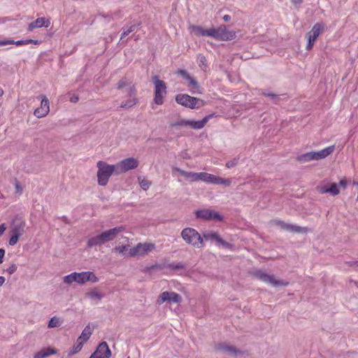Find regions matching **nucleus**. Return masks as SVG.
I'll use <instances>...</instances> for the list:
<instances>
[{
  "label": "nucleus",
  "instance_id": "obj_31",
  "mask_svg": "<svg viewBox=\"0 0 358 358\" xmlns=\"http://www.w3.org/2000/svg\"><path fill=\"white\" fill-rule=\"evenodd\" d=\"M202 238L205 241H215L217 243L220 236L216 232L205 231Z\"/></svg>",
  "mask_w": 358,
  "mask_h": 358
},
{
  "label": "nucleus",
  "instance_id": "obj_57",
  "mask_svg": "<svg viewBox=\"0 0 358 358\" xmlns=\"http://www.w3.org/2000/svg\"><path fill=\"white\" fill-rule=\"evenodd\" d=\"M222 18L224 21L229 22L231 20V16L229 15H224Z\"/></svg>",
  "mask_w": 358,
  "mask_h": 358
},
{
  "label": "nucleus",
  "instance_id": "obj_22",
  "mask_svg": "<svg viewBox=\"0 0 358 358\" xmlns=\"http://www.w3.org/2000/svg\"><path fill=\"white\" fill-rule=\"evenodd\" d=\"M94 352L101 358H110L111 356V351L109 349L108 344L105 341L101 343Z\"/></svg>",
  "mask_w": 358,
  "mask_h": 358
},
{
  "label": "nucleus",
  "instance_id": "obj_38",
  "mask_svg": "<svg viewBox=\"0 0 358 358\" xmlns=\"http://www.w3.org/2000/svg\"><path fill=\"white\" fill-rule=\"evenodd\" d=\"M59 326V320L57 317H52L49 322H48V327L49 328H54Z\"/></svg>",
  "mask_w": 358,
  "mask_h": 358
},
{
  "label": "nucleus",
  "instance_id": "obj_10",
  "mask_svg": "<svg viewBox=\"0 0 358 358\" xmlns=\"http://www.w3.org/2000/svg\"><path fill=\"white\" fill-rule=\"evenodd\" d=\"M323 29V24L321 23H316L312 28V29L306 34L308 38V44L306 45V50H310L312 49L314 43L318 36L321 34Z\"/></svg>",
  "mask_w": 358,
  "mask_h": 358
},
{
  "label": "nucleus",
  "instance_id": "obj_35",
  "mask_svg": "<svg viewBox=\"0 0 358 358\" xmlns=\"http://www.w3.org/2000/svg\"><path fill=\"white\" fill-rule=\"evenodd\" d=\"M194 29L196 31V34H199V35H201V36H210L211 37V34H210L212 33V29H203L201 27H195Z\"/></svg>",
  "mask_w": 358,
  "mask_h": 358
},
{
  "label": "nucleus",
  "instance_id": "obj_11",
  "mask_svg": "<svg viewBox=\"0 0 358 358\" xmlns=\"http://www.w3.org/2000/svg\"><path fill=\"white\" fill-rule=\"evenodd\" d=\"M139 164L138 161L134 157H129L115 164L118 172H127L129 170L135 169Z\"/></svg>",
  "mask_w": 358,
  "mask_h": 358
},
{
  "label": "nucleus",
  "instance_id": "obj_63",
  "mask_svg": "<svg viewBox=\"0 0 358 358\" xmlns=\"http://www.w3.org/2000/svg\"><path fill=\"white\" fill-rule=\"evenodd\" d=\"M340 183H341V185H343L345 184L343 181H341V182H340Z\"/></svg>",
  "mask_w": 358,
  "mask_h": 358
},
{
  "label": "nucleus",
  "instance_id": "obj_30",
  "mask_svg": "<svg viewBox=\"0 0 358 358\" xmlns=\"http://www.w3.org/2000/svg\"><path fill=\"white\" fill-rule=\"evenodd\" d=\"M92 334V329L90 326L87 325L85 329L83 330L81 335L78 338L77 340L80 341L82 343H85L88 339L90 338Z\"/></svg>",
  "mask_w": 358,
  "mask_h": 358
},
{
  "label": "nucleus",
  "instance_id": "obj_33",
  "mask_svg": "<svg viewBox=\"0 0 358 358\" xmlns=\"http://www.w3.org/2000/svg\"><path fill=\"white\" fill-rule=\"evenodd\" d=\"M83 345H84L83 343H82L80 341L77 340L76 343L73 345V346L70 350L69 355H75V354L78 353V352H80L82 350Z\"/></svg>",
  "mask_w": 358,
  "mask_h": 358
},
{
  "label": "nucleus",
  "instance_id": "obj_28",
  "mask_svg": "<svg viewBox=\"0 0 358 358\" xmlns=\"http://www.w3.org/2000/svg\"><path fill=\"white\" fill-rule=\"evenodd\" d=\"M129 87H134V85H132L131 82L126 77L120 80L116 85L117 89L121 90H124V91H122V92L125 94L127 93V90Z\"/></svg>",
  "mask_w": 358,
  "mask_h": 358
},
{
  "label": "nucleus",
  "instance_id": "obj_9",
  "mask_svg": "<svg viewBox=\"0 0 358 358\" xmlns=\"http://www.w3.org/2000/svg\"><path fill=\"white\" fill-rule=\"evenodd\" d=\"M255 277L257 279L271 285L273 287H286L289 282L284 280H280L275 278L273 275H269L262 270H257L254 273Z\"/></svg>",
  "mask_w": 358,
  "mask_h": 358
},
{
  "label": "nucleus",
  "instance_id": "obj_58",
  "mask_svg": "<svg viewBox=\"0 0 358 358\" xmlns=\"http://www.w3.org/2000/svg\"><path fill=\"white\" fill-rule=\"evenodd\" d=\"M90 358H101L95 352H94Z\"/></svg>",
  "mask_w": 358,
  "mask_h": 358
},
{
  "label": "nucleus",
  "instance_id": "obj_27",
  "mask_svg": "<svg viewBox=\"0 0 358 358\" xmlns=\"http://www.w3.org/2000/svg\"><path fill=\"white\" fill-rule=\"evenodd\" d=\"M187 87L192 94H201V87L199 83L193 77H191L190 79H189Z\"/></svg>",
  "mask_w": 358,
  "mask_h": 358
},
{
  "label": "nucleus",
  "instance_id": "obj_56",
  "mask_svg": "<svg viewBox=\"0 0 358 358\" xmlns=\"http://www.w3.org/2000/svg\"><path fill=\"white\" fill-rule=\"evenodd\" d=\"M303 0H292V2L294 5H300L303 3Z\"/></svg>",
  "mask_w": 358,
  "mask_h": 358
},
{
  "label": "nucleus",
  "instance_id": "obj_15",
  "mask_svg": "<svg viewBox=\"0 0 358 358\" xmlns=\"http://www.w3.org/2000/svg\"><path fill=\"white\" fill-rule=\"evenodd\" d=\"M181 301V296L176 292H162L157 299V303L161 305L165 301L180 303Z\"/></svg>",
  "mask_w": 358,
  "mask_h": 358
},
{
  "label": "nucleus",
  "instance_id": "obj_60",
  "mask_svg": "<svg viewBox=\"0 0 358 358\" xmlns=\"http://www.w3.org/2000/svg\"><path fill=\"white\" fill-rule=\"evenodd\" d=\"M5 282V278L3 276H0V286H1Z\"/></svg>",
  "mask_w": 358,
  "mask_h": 358
},
{
  "label": "nucleus",
  "instance_id": "obj_12",
  "mask_svg": "<svg viewBox=\"0 0 358 358\" xmlns=\"http://www.w3.org/2000/svg\"><path fill=\"white\" fill-rule=\"evenodd\" d=\"M275 223L279 226L282 229L299 234H306L309 231V229L307 227H301L292 224L286 223L282 220H274Z\"/></svg>",
  "mask_w": 358,
  "mask_h": 358
},
{
  "label": "nucleus",
  "instance_id": "obj_29",
  "mask_svg": "<svg viewBox=\"0 0 358 358\" xmlns=\"http://www.w3.org/2000/svg\"><path fill=\"white\" fill-rule=\"evenodd\" d=\"M57 353V351L51 348H43L39 352H36L34 358H45L50 355H55Z\"/></svg>",
  "mask_w": 358,
  "mask_h": 358
},
{
  "label": "nucleus",
  "instance_id": "obj_42",
  "mask_svg": "<svg viewBox=\"0 0 358 358\" xmlns=\"http://www.w3.org/2000/svg\"><path fill=\"white\" fill-rule=\"evenodd\" d=\"M128 246L127 245H121V246H117L114 248V250L117 252H118L121 255H124L125 252L127 250Z\"/></svg>",
  "mask_w": 358,
  "mask_h": 358
},
{
  "label": "nucleus",
  "instance_id": "obj_32",
  "mask_svg": "<svg viewBox=\"0 0 358 358\" xmlns=\"http://www.w3.org/2000/svg\"><path fill=\"white\" fill-rule=\"evenodd\" d=\"M140 25V24H134L129 26H127L122 28V33L121 34L120 40H123V38L128 36L130 33L133 32L136 27V26Z\"/></svg>",
  "mask_w": 358,
  "mask_h": 358
},
{
  "label": "nucleus",
  "instance_id": "obj_59",
  "mask_svg": "<svg viewBox=\"0 0 358 358\" xmlns=\"http://www.w3.org/2000/svg\"><path fill=\"white\" fill-rule=\"evenodd\" d=\"M29 43L34 44V45H39L41 43V41H38V40H33V41L29 42Z\"/></svg>",
  "mask_w": 358,
  "mask_h": 358
},
{
  "label": "nucleus",
  "instance_id": "obj_41",
  "mask_svg": "<svg viewBox=\"0 0 358 358\" xmlns=\"http://www.w3.org/2000/svg\"><path fill=\"white\" fill-rule=\"evenodd\" d=\"M150 182L147 179L143 178L140 181V186L144 190H147L150 187Z\"/></svg>",
  "mask_w": 358,
  "mask_h": 358
},
{
  "label": "nucleus",
  "instance_id": "obj_14",
  "mask_svg": "<svg viewBox=\"0 0 358 358\" xmlns=\"http://www.w3.org/2000/svg\"><path fill=\"white\" fill-rule=\"evenodd\" d=\"M128 99L126 101H122L120 108H129L136 104L138 99L136 98V90L135 87H129L126 94Z\"/></svg>",
  "mask_w": 358,
  "mask_h": 358
},
{
  "label": "nucleus",
  "instance_id": "obj_37",
  "mask_svg": "<svg viewBox=\"0 0 358 358\" xmlns=\"http://www.w3.org/2000/svg\"><path fill=\"white\" fill-rule=\"evenodd\" d=\"M166 267L172 270H180L184 268L185 265L182 262H173L167 264Z\"/></svg>",
  "mask_w": 358,
  "mask_h": 358
},
{
  "label": "nucleus",
  "instance_id": "obj_50",
  "mask_svg": "<svg viewBox=\"0 0 358 358\" xmlns=\"http://www.w3.org/2000/svg\"><path fill=\"white\" fill-rule=\"evenodd\" d=\"M188 122L189 120H181L180 121L176 123V125L188 127Z\"/></svg>",
  "mask_w": 358,
  "mask_h": 358
},
{
  "label": "nucleus",
  "instance_id": "obj_54",
  "mask_svg": "<svg viewBox=\"0 0 358 358\" xmlns=\"http://www.w3.org/2000/svg\"><path fill=\"white\" fill-rule=\"evenodd\" d=\"M6 229V224L4 223L0 225V237L3 234Z\"/></svg>",
  "mask_w": 358,
  "mask_h": 358
},
{
  "label": "nucleus",
  "instance_id": "obj_53",
  "mask_svg": "<svg viewBox=\"0 0 358 358\" xmlns=\"http://www.w3.org/2000/svg\"><path fill=\"white\" fill-rule=\"evenodd\" d=\"M5 252H6L4 249L0 248V264L3 263Z\"/></svg>",
  "mask_w": 358,
  "mask_h": 358
},
{
  "label": "nucleus",
  "instance_id": "obj_48",
  "mask_svg": "<svg viewBox=\"0 0 358 358\" xmlns=\"http://www.w3.org/2000/svg\"><path fill=\"white\" fill-rule=\"evenodd\" d=\"M15 191H16V193H17L18 194H21L22 193V187H21V185H20V183L18 182H15Z\"/></svg>",
  "mask_w": 358,
  "mask_h": 358
},
{
  "label": "nucleus",
  "instance_id": "obj_49",
  "mask_svg": "<svg viewBox=\"0 0 358 358\" xmlns=\"http://www.w3.org/2000/svg\"><path fill=\"white\" fill-rule=\"evenodd\" d=\"M14 44L13 40H0V46Z\"/></svg>",
  "mask_w": 358,
  "mask_h": 358
},
{
  "label": "nucleus",
  "instance_id": "obj_13",
  "mask_svg": "<svg viewBox=\"0 0 358 358\" xmlns=\"http://www.w3.org/2000/svg\"><path fill=\"white\" fill-rule=\"evenodd\" d=\"M195 214L196 217L199 219L205 220H222V217L217 212L209 209L198 210L196 211Z\"/></svg>",
  "mask_w": 358,
  "mask_h": 358
},
{
  "label": "nucleus",
  "instance_id": "obj_61",
  "mask_svg": "<svg viewBox=\"0 0 358 358\" xmlns=\"http://www.w3.org/2000/svg\"><path fill=\"white\" fill-rule=\"evenodd\" d=\"M348 264L350 266H354V265L358 266V262H348Z\"/></svg>",
  "mask_w": 358,
  "mask_h": 358
},
{
  "label": "nucleus",
  "instance_id": "obj_39",
  "mask_svg": "<svg viewBox=\"0 0 358 358\" xmlns=\"http://www.w3.org/2000/svg\"><path fill=\"white\" fill-rule=\"evenodd\" d=\"M238 161H239V157H235L233 159L228 161L226 163V166L228 169L232 168L238 164Z\"/></svg>",
  "mask_w": 358,
  "mask_h": 358
},
{
  "label": "nucleus",
  "instance_id": "obj_21",
  "mask_svg": "<svg viewBox=\"0 0 358 358\" xmlns=\"http://www.w3.org/2000/svg\"><path fill=\"white\" fill-rule=\"evenodd\" d=\"M215 116V113L206 115L201 120H189L188 127L194 129H201L205 127L209 120Z\"/></svg>",
  "mask_w": 358,
  "mask_h": 358
},
{
  "label": "nucleus",
  "instance_id": "obj_16",
  "mask_svg": "<svg viewBox=\"0 0 358 358\" xmlns=\"http://www.w3.org/2000/svg\"><path fill=\"white\" fill-rule=\"evenodd\" d=\"M41 106L34 110V115L38 118L45 117L50 111L49 101L44 95H41Z\"/></svg>",
  "mask_w": 358,
  "mask_h": 358
},
{
  "label": "nucleus",
  "instance_id": "obj_55",
  "mask_svg": "<svg viewBox=\"0 0 358 358\" xmlns=\"http://www.w3.org/2000/svg\"><path fill=\"white\" fill-rule=\"evenodd\" d=\"M79 100V98L78 96L76 95H72L71 97H70V101L72 103H76Z\"/></svg>",
  "mask_w": 358,
  "mask_h": 358
},
{
  "label": "nucleus",
  "instance_id": "obj_3",
  "mask_svg": "<svg viewBox=\"0 0 358 358\" xmlns=\"http://www.w3.org/2000/svg\"><path fill=\"white\" fill-rule=\"evenodd\" d=\"M334 145L327 147L319 151L308 152L297 157V160L301 163H305L313 160H319L326 158L334 150Z\"/></svg>",
  "mask_w": 358,
  "mask_h": 358
},
{
  "label": "nucleus",
  "instance_id": "obj_47",
  "mask_svg": "<svg viewBox=\"0 0 358 358\" xmlns=\"http://www.w3.org/2000/svg\"><path fill=\"white\" fill-rule=\"evenodd\" d=\"M17 269V266L15 264H12L8 268H6V271L10 275L14 273Z\"/></svg>",
  "mask_w": 358,
  "mask_h": 358
},
{
  "label": "nucleus",
  "instance_id": "obj_40",
  "mask_svg": "<svg viewBox=\"0 0 358 358\" xmlns=\"http://www.w3.org/2000/svg\"><path fill=\"white\" fill-rule=\"evenodd\" d=\"M178 74L180 75L181 77H182L183 79L186 80L187 81L189 80V79H190V78L192 77L188 73L187 71L185 70H183V69H180L178 70Z\"/></svg>",
  "mask_w": 358,
  "mask_h": 358
},
{
  "label": "nucleus",
  "instance_id": "obj_51",
  "mask_svg": "<svg viewBox=\"0 0 358 358\" xmlns=\"http://www.w3.org/2000/svg\"><path fill=\"white\" fill-rule=\"evenodd\" d=\"M266 96L270 97L274 102H275V100L278 99V96L274 94L271 93H264L263 94Z\"/></svg>",
  "mask_w": 358,
  "mask_h": 358
},
{
  "label": "nucleus",
  "instance_id": "obj_46",
  "mask_svg": "<svg viewBox=\"0 0 358 358\" xmlns=\"http://www.w3.org/2000/svg\"><path fill=\"white\" fill-rule=\"evenodd\" d=\"M19 238H20V237L11 234V236H10V238L9 239V242H8L9 245L11 246L15 245L18 242Z\"/></svg>",
  "mask_w": 358,
  "mask_h": 358
},
{
  "label": "nucleus",
  "instance_id": "obj_7",
  "mask_svg": "<svg viewBox=\"0 0 358 358\" xmlns=\"http://www.w3.org/2000/svg\"><path fill=\"white\" fill-rule=\"evenodd\" d=\"M210 34L213 38L222 41H231L236 36V32L227 29L225 25H221L217 28H212Z\"/></svg>",
  "mask_w": 358,
  "mask_h": 358
},
{
  "label": "nucleus",
  "instance_id": "obj_8",
  "mask_svg": "<svg viewBox=\"0 0 358 358\" xmlns=\"http://www.w3.org/2000/svg\"><path fill=\"white\" fill-rule=\"evenodd\" d=\"M156 246L154 243H138L135 247L129 249L128 255L131 257H143L148 255L155 249Z\"/></svg>",
  "mask_w": 358,
  "mask_h": 358
},
{
  "label": "nucleus",
  "instance_id": "obj_43",
  "mask_svg": "<svg viewBox=\"0 0 358 358\" xmlns=\"http://www.w3.org/2000/svg\"><path fill=\"white\" fill-rule=\"evenodd\" d=\"M33 39H27V40H20L15 41L14 44H15L17 46L23 45H27L29 44V42H32Z\"/></svg>",
  "mask_w": 358,
  "mask_h": 358
},
{
  "label": "nucleus",
  "instance_id": "obj_17",
  "mask_svg": "<svg viewBox=\"0 0 358 358\" xmlns=\"http://www.w3.org/2000/svg\"><path fill=\"white\" fill-rule=\"evenodd\" d=\"M215 349L230 356H236L241 354V351L232 345L222 343L215 345Z\"/></svg>",
  "mask_w": 358,
  "mask_h": 358
},
{
  "label": "nucleus",
  "instance_id": "obj_1",
  "mask_svg": "<svg viewBox=\"0 0 358 358\" xmlns=\"http://www.w3.org/2000/svg\"><path fill=\"white\" fill-rule=\"evenodd\" d=\"M88 281L95 283L99 281V278L92 271L73 272L64 277V282L68 285L73 282L83 285Z\"/></svg>",
  "mask_w": 358,
  "mask_h": 358
},
{
  "label": "nucleus",
  "instance_id": "obj_26",
  "mask_svg": "<svg viewBox=\"0 0 358 358\" xmlns=\"http://www.w3.org/2000/svg\"><path fill=\"white\" fill-rule=\"evenodd\" d=\"M25 223L22 221H18L13 224L10 233L14 236L20 237L24 233Z\"/></svg>",
  "mask_w": 358,
  "mask_h": 358
},
{
  "label": "nucleus",
  "instance_id": "obj_24",
  "mask_svg": "<svg viewBox=\"0 0 358 358\" xmlns=\"http://www.w3.org/2000/svg\"><path fill=\"white\" fill-rule=\"evenodd\" d=\"M339 189L337 184L329 183L326 185H323L320 189V192L322 194L329 193L332 196H336L339 194Z\"/></svg>",
  "mask_w": 358,
  "mask_h": 358
},
{
  "label": "nucleus",
  "instance_id": "obj_36",
  "mask_svg": "<svg viewBox=\"0 0 358 358\" xmlns=\"http://www.w3.org/2000/svg\"><path fill=\"white\" fill-rule=\"evenodd\" d=\"M87 295L93 300H100L103 298V294L98 292L96 289H93L91 292H88Z\"/></svg>",
  "mask_w": 358,
  "mask_h": 358
},
{
  "label": "nucleus",
  "instance_id": "obj_19",
  "mask_svg": "<svg viewBox=\"0 0 358 358\" xmlns=\"http://www.w3.org/2000/svg\"><path fill=\"white\" fill-rule=\"evenodd\" d=\"M124 230V227L122 226L115 227L113 229H110L109 230L105 231L103 233H101V235L103 238H104V241L106 243L113 241L117 235L123 231Z\"/></svg>",
  "mask_w": 358,
  "mask_h": 358
},
{
  "label": "nucleus",
  "instance_id": "obj_23",
  "mask_svg": "<svg viewBox=\"0 0 358 358\" xmlns=\"http://www.w3.org/2000/svg\"><path fill=\"white\" fill-rule=\"evenodd\" d=\"M173 171L178 172L191 182L199 181V173L185 171L178 167H173Z\"/></svg>",
  "mask_w": 358,
  "mask_h": 358
},
{
  "label": "nucleus",
  "instance_id": "obj_25",
  "mask_svg": "<svg viewBox=\"0 0 358 358\" xmlns=\"http://www.w3.org/2000/svg\"><path fill=\"white\" fill-rule=\"evenodd\" d=\"M106 242L101 234L90 238L87 241V245L88 248H94L105 244Z\"/></svg>",
  "mask_w": 358,
  "mask_h": 358
},
{
  "label": "nucleus",
  "instance_id": "obj_45",
  "mask_svg": "<svg viewBox=\"0 0 358 358\" xmlns=\"http://www.w3.org/2000/svg\"><path fill=\"white\" fill-rule=\"evenodd\" d=\"M217 244L222 245L224 248H231L232 245L229 243L228 242L224 241L220 237L218 240Z\"/></svg>",
  "mask_w": 358,
  "mask_h": 358
},
{
  "label": "nucleus",
  "instance_id": "obj_5",
  "mask_svg": "<svg viewBox=\"0 0 358 358\" xmlns=\"http://www.w3.org/2000/svg\"><path fill=\"white\" fill-rule=\"evenodd\" d=\"M176 101L178 104L192 109L199 108L205 105L203 100L186 94H177Z\"/></svg>",
  "mask_w": 358,
  "mask_h": 358
},
{
  "label": "nucleus",
  "instance_id": "obj_20",
  "mask_svg": "<svg viewBox=\"0 0 358 358\" xmlns=\"http://www.w3.org/2000/svg\"><path fill=\"white\" fill-rule=\"evenodd\" d=\"M50 25V20L46 19L45 17H38L29 24L27 30L29 31H32L36 28H48Z\"/></svg>",
  "mask_w": 358,
  "mask_h": 358
},
{
  "label": "nucleus",
  "instance_id": "obj_4",
  "mask_svg": "<svg viewBox=\"0 0 358 358\" xmlns=\"http://www.w3.org/2000/svg\"><path fill=\"white\" fill-rule=\"evenodd\" d=\"M181 237L188 244L201 248L203 246V238L194 229L187 227L181 231Z\"/></svg>",
  "mask_w": 358,
  "mask_h": 358
},
{
  "label": "nucleus",
  "instance_id": "obj_44",
  "mask_svg": "<svg viewBox=\"0 0 358 358\" xmlns=\"http://www.w3.org/2000/svg\"><path fill=\"white\" fill-rule=\"evenodd\" d=\"M208 173L206 172H199V180L205 182L207 183Z\"/></svg>",
  "mask_w": 358,
  "mask_h": 358
},
{
  "label": "nucleus",
  "instance_id": "obj_34",
  "mask_svg": "<svg viewBox=\"0 0 358 358\" xmlns=\"http://www.w3.org/2000/svg\"><path fill=\"white\" fill-rule=\"evenodd\" d=\"M197 63L203 70L206 69V68L208 67L207 59L206 57L203 55H199L197 56Z\"/></svg>",
  "mask_w": 358,
  "mask_h": 358
},
{
  "label": "nucleus",
  "instance_id": "obj_64",
  "mask_svg": "<svg viewBox=\"0 0 358 358\" xmlns=\"http://www.w3.org/2000/svg\"><path fill=\"white\" fill-rule=\"evenodd\" d=\"M128 358H129V357Z\"/></svg>",
  "mask_w": 358,
  "mask_h": 358
},
{
  "label": "nucleus",
  "instance_id": "obj_6",
  "mask_svg": "<svg viewBox=\"0 0 358 358\" xmlns=\"http://www.w3.org/2000/svg\"><path fill=\"white\" fill-rule=\"evenodd\" d=\"M152 81L155 85L153 101L157 105H162L167 94L166 85L163 80H159L157 76H152Z\"/></svg>",
  "mask_w": 358,
  "mask_h": 358
},
{
  "label": "nucleus",
  "instance_id": "obj_62",
  "mask_svg": "<svg viewBox=\"0 0 358 358\" xmlns=\"http://www.w3.org/2000/svg\"><path fill=\"white\" fill-rule=\"evenodd\" d=\"M164 266H162V265H158V264H156L155 266H152V268H163Z\"/></svg>",
  "mask_w": 358,
  "mask_h": 358
},
{
  "label": "nucleus",
  "instance_id": "obj_2",
  "mask_svg": "<svg viewBox=\"0 0 358 358\" xmlns=\"http://www.w3.org/2000/svg\"><path fill=\"white\" fill-rule=\"evenodd\" d=\"M97 179L99 185L106 186L110 177L117 170L115 165H109L102 161L97 162Z\"/></svg>",
  "mask_w": 358,
  "mask_h": 358
},
{
  "label": "nucleus",
  "instance_id": "obj_18",
  "mask_svg": "<svg viewBox=\"0 0 358 358\" xmlns=\"http://www.w3.org/2000/svg\"><path fill=\"white\" fill-rule=\"evenodd\" d=\"M207 183L213 184V185H224L226 187L230 186L231 184V179L230 178H223L215 175L208 174Z\"/></svg>",
  "mask_w": 358,
  "mask_h": 358
},
{
  "label": "nucleus",
  "instance_id": "obj_52",
  "mask_svg": "<svg viewBox=\"0 0 358 358\" xmlns=\"http://www.w3.org/2000/svg\"><path fill=\"white\" fill-rule=\"evenodd\" d=\"M266 96L270 97L274 102H275V100L278 99V96L274 94L271 93H264L263 94Z\"/></svg>",
  "mask_w": 358,
  "mask_h": 358
}]
</instances>
